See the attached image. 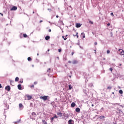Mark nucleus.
Here are the masks:
<instances>
[{"label":"nucleus","mask_w":124,"mask_h":124,"mask_svg":"<svg viewBox=\"0 0 124 124\" xmlns=\"http://www.w3.org/2000/svg\"><path fill=\"white\" fill-rule=\"evenodd\" d=\"M28 61H29V62H31V58L28 57Z\"/></svg>","instance_id":"obj_24"},{"label":"nucleus","mask_w":124,"mask_h":124,"mask_svg":"<svg viewBox=\"0 0 124 124\" xmlns=\"http://www.w3.org/2000/svg\"><path fill=\"white\" fill-rule=\"evenodd\" d=\"M80 111V108H76V111L77 112V113H79Z\"/></svg>","instance_id":"obj_12"},{"label":"nucleus","mask_w":124,"mask_h":124,"mask_svg":"<svg viewBox=\"0 0 124 124\" xmlns=\"http://www.w3.org/2000/svg\"><path fill=\"white\" fill-rule=\"evenodd\" d=\"M46 40H49L50 39V36H46L45 37Z\"/></svg>","instance_id":"obj_15"},{"label":"nucleus","mask_w":124,"mask_h":124,"mask_svg":"<svg viewBox=\"0 0 124 124\" xmlns=\"http://www.w3.org/2000/svg\"><path fill=\"white\" fill-rule=\"evenodd\" d=\"M5 90H6V91L8 92H9V91H10V86L9 85L6 86Z\"/></svg>","instance_id":"obj_4"},{"label":"nucleus","mask_w":124,"mask_h":124,"mask_svg":"<svg viewBox=\"0 0 124 124\" xmlns=\"http://www.w3.org/2000/svg\"><path fill=\"white\" fill-rule=\"evenodd\" d=\"M32 14H34V11H33Z\"/></svg>","instance_id":"obj_50"},{"label":"nucleus","mask_w":124,"mask_h":124,"mask_svg":"<svg viewBox=\"0 0 124 124\" xmlns=\"http://www.w3.org/2000/svg\"><path fill=\"white\" fill-rule=\"evenodd\" d=\"M54 119H55V118H54L53 117H52L51 118V122H53V121H54Z\"/></svg>","instance_id":"obj_32"},{"label":"nucleus","mask_w":124,"mask_h":124,"mask_svg":"<svg viewBox=\"0 0 124 124\" xmlns=\"http://www.w3.org/2000/svg\"><path fill=\"white\" fill-rule=\"evenodd\" d=\"M38 55H39V54H38H38H37V56H38Z\"/></svg>","instance_id":"obj_55"},{"label":"nucleus","mask_w":124,"mask_h":124,"mask_svg":"<svg viewBox=\"0 0 124 124\" xmlns=\"http://www.w3.org/2000/svg\"><path fill=\"white\" fill-rule=\"evenodd\" d=\"M114 93H115L114 92L112 93V94H114Z\"/></svg>","instance_id":"obj_53"},{"label":"nucleus","mask_w":124,"mask_h":124,"mask_svg":"<svg viewBox=\"0 0 124 124\" xmlns=\"http://www.w3.org/2000/svg\"><path fill=\"white\" fill-rule=\"evenodd\" d=\"M57 115L60 117H62V113L61 112H58L57 113Z\"/></svg>","instance_id":"obj_10"},{"label":"nucleus","mask_w":124,"mask_h":124,"mask_svg":"<svg viewBox=\"0 0 124 124\" xmlns=\"http://www.w3.org/2000/svg\"><path fill=\"white\" fill-rule=\"evenodd\" d=\"M68 63H71V61H68Z\"/></svg>","instance_id":"obj_43"},{"label":"nucleus","mask_w":124,"mask_h":124,"mask_svg":"<svg viewBox=\"0 0 124 124\" xmlns=\"http://www.w3.org/2000/svg\"><path fill=\"white\" fill-rule=\"evenodd\" d=\"M92 107H93V104H92Z\"/></svg>","instance_id":"obj_49"},{"label":"nucleus","mask_w":124,"mask_h":124,"mask_svg":"<svg viewBox=\"0 0 124 124\" xmlns=\"http://www.w3.org/2000/svg\"><path fill=\"white\" fill-rule=\"evenodd\" d=\"M42 22H43V20H40V23H42Z\"/></svg>","instance_id":"obj_45"},{"label":"nucleus","mask_w":124,"mask_h":124,"mask_svg":"<svg viewBox=\"0 0 124 124\" xmlns=\"http://www.w3.org/2000/svg\"><path fill=\"white\" fill-rule=\"evenodd\" d=\"M81 35L83 37V38H85V37H86V36L85 35V33L84 32L81 33Z\"/></svg>","instance_id":"obj_14"},{"label":"nucleus","mask_w":124,"mask_h":124,"mask_svg":"<svg viewBox=\"0 0 124 124\" xmlns=\"http://www.w3.org/2000/svg\"><path fill=\"white\" fill-rule=\"evenodd\" d=\"M74 36H77V38H78L79 36L78 35V32H77L76 35H74Z\"/></svg>","instance_id":"obj_20"},{"label":"nucleus","mask_w":124,"mask_h":124,"mask_svg":"<svg viewBox=\"0 0 124 124\" xmlns=\"http://www.w3.org/2000/svg\"><path fill=\"white\" fill-rule=\"evenodd\" d=\"M76 105V104H75V103L73 102L72 103V104H71V107H75V106Z\"/></svg>","instance_id":"obj_11"},{"label":"nucleus","mask_w":124,"mask_h":124,"mask_svg":"<svg viewBox=\"0 0 124 124\" xmlns=\"http://www.w3.org/2000/svg\"><path fill=\"white\" fill-rule=\"evenodd\" d=\"M19 82L20 83H23V80H20Z\"/></svg>","instance_id":"obj_40"},{"label":"nucleus","mask_w":124,"mask_h":124,"mask_svg":"<svg viewBox=\"0 0 124 124\" xmlns=\"http://www.w3.org/2000/svg\"><path fill=\"white\" fill-rule=\"evenodd\" d=\"M119 93H120V94H123V90H119Z\"/></svg>","instance_id":"obj_19"},{"label":"nucleus","mask_w":124,"mask_h":124,"mask_svg":"<svg viewBox=\"0 0 124 124\" xmlns=\"http://www.w3.org/2000/svg\"><path fill=\"white\" fill-rule=\"evenodd\" d=\"M72 89V86L71 85H69V90H71Z\"/></svg>","instance_id":"obj_23"},{"label":"nucleus","mask_w":124,"mask_h":124,"mask_svg":"<svg viewBox=\"0 0 124 124\" xmlns=\"http://www.w3.org/2000/svg\"><path fill=\"white\" fill-rule=\"evenodd\" d=\"M17 88H18V90H22V86H21V84H18L17 85Z\"/></svg>","instance_id":"obj_13"},{"label":"nucleus","mask_w":124,"mask_h":124,"mask_svg":"<svg viewBox=\"0 0 124 124\" xmlns=\"http://www.w3.org/2000/svg\"><path fill=\"white\" fill-rule=\"evenodd\" d=\"M57 59H59V57H57Z\"/></svg>","instance_id":"obj_57"},{"label":"nucleus","mask_w":124,"mask_h":124,"mask_svg":"<svg viewBox=\"0 0 124 124\" xmlns=\"http://www.w3.org/2000/svg\"><path fill=\"white\" fill-rule=\"evenodd\" d=\"M74 55V52H72V56H73Z\"/></svg>","instance_id":"obj_37"},{"label":"nucleus","mask_w":124,"mask_h":124,"mask_svg":"<svg viewBox=\"0 0 124 124\" xmlns=\"http://www.w3.org/2000/svg\"><path fill=\"white\" fill-rule=\"evenodd\" d=\"M18 81H19V78L18 77H16L15 78V81L18 82Z\"/></svg>","instance_id":"obj_18"},{"label":"nucleus","mask_w":124,"mask_h":124,"mask_svg":"<svg viewBox=\"0 0 124 124\" xmlns=\"http://www.w3.org/2000/svg\"><path fill=\"white\" fill-rule=\"evenodd\" d=\"M72 63L73 64H76L78 63V61H77V60H74Z\"/></svg>","instance_id":"obj_9"},{"label":"nucleus","mask_w":124,"mask_h":124,"mask_svg":"<svg viewBox=\"0 0 124 124\" xmlns=\"http://www.w3.org/2000/svg\"><path fill=\"white\" fill-rule=\"evenodd\" d=\"M119 65L121 66V65H122V64H120Z\"/></svg>","instance_id":"obj_52"},{"label":"nucleus","mask_w":124,"mask_h":124,"mask_svg":"<svg viewBox=\"0 0 124 124\" xmlns=\"http://www.w3.org/2000/svg\"><path fill=\"white\" fill-rule=\"evenodd\" d=\"M23 37L26 38V37H28V35H27V34H23Z\"/></svg>","instance_id":"obj_21"},{"label":"nucleus","mask_w":124,"mask_h":124,"mask_svg":"<svg viewBox=\"0 0 124 124\" xmlns=\"http://www.w3.org/2000/svg\"><path fill=\"white\" fill-rule=\"evenodd\" d=\"M48 96H40V99H42L45 101L46 100H47V99H48Z\"/></svg>","instance_id":"obj_1"},{"label":"nucleus","mask_w":124,"mask_h":124,"mask_svg":"<svg viewBox=\"0 0 124 124\" xmlns=\"http://www.w3.org/2000/svg\"><path fill=\"white\" fill-rule=\"evenodd\" d=\"M62 38L64 39V40H66V39H67V38H66V37H65L64 38V36H62Z\"/></svg>","instance_id":"obj_26"},{"label":"nucleus","mask_w":124,"mask_h":124,"mask_svg":"<svg viewBox=\"0 0 124 124\" xmlns=\"http://www.w3.org/2000/svg\"><path fill=\"white\" fill-rule=\"evenodd\" d=\"M56 18H59V16H56Z\"/></svg>","instance_id":"obj_47"},{"label":"nucleus","mask_w":124,"mask_h":124,"mask_svg":"<svg viewBox=\"0 0 124 124\" xmlns=\"http://www.w3.org/2000/svg\"><path fill=\"white\" fill-rule=\"evenodd\" d=\"M31 115L34 118H35L37 116L36 113H35L34 112H32Z\"/></svg>","instance_id":"obj_8"},{"label":"nucleus","mask_w":124,"mask_h":124,"mask_svg":"<svg viewBox=\"0 0 124 124\" xmlns=\"http://www.w3.org/2000/svg\"><path fill=\"white\" fill-rule=\"evenodd\" d=\"M89 23H90V24H93V21H89Z\"/></svg>","instance_id":"obj_33"},{"label":"nucleus","mask_w":124,"mask_h":124,"mask_svg":"<svg viewBox=\"0 0 124 124\" xmlns=\"http://www.w3.org/2000/svg\"><path fill=\"white\" fill-rule=\"evenodd\" d=\"M121 51H122L120 53V55H121V56H123V55H124V51L122 49H119V52Z\"/></svg>","instance_id":"obj_6"},{"label":"nucleus","mask_w":124,"mask_h":124,"mask_svg":"<svg viewBox=\"0 0 124 124\" xmlns=\"http://www.w3.org/2000/svg\"><path fill=\"white\" fill-rule=\"evenodd\" d=\"M104 60H105V58H104Z\"/></svg>","instance_id":"obj_58"},{"label":"nucleus","mask_w":124,"mask_h":124,"mask_svg":"<svg viewBox=\"0 0 124 124\" xmlns=\"http://www.w3.org/2000/svg\"><path fill=\"white\" fill-rule=\"evenodd\" d=\"M48 31H49V32H51V29H49V30H48Z\"/></svg>","instance_id":"obj_38"},{"label":"nucleus","mask_w":124,"mask_h":124,"mask_svg":"<svg viewBox=\"0 0 124 124\" xmlns=\"http://www.w3.org/2000/svg\"><path fill=\"white\" fill-rule=\"evenodd\" d=\"M68 36V35H65V37H67Z\"/></svg>","instance_id":"obj_48"},{"label":"nucleus","mask_w":124,"mask_h":124,"mask_svg":"<svg viewBox=\"0 0 124 124\" xmlns=\"http://www.w3.org/2000/svg\"><path fill=\"white\" fill-rule=\"evenodd\" d=\"M114 124H117L116 123H114Z\"/></svg>","instance_id":"obj_56"},{"label":"nucleus","mask_w":124,"mask_h":124,"mask_svg":"<svg viewBox=\"0 0 124 124\" xmlns=\"http://www.w3.org/2000/svg\"><path fill=\"white\" fill-rule=\"evenodd\" d=\"M105 118V116H100V119H104Z\"/></svg>","instance_id":"obj_25"},{"label":"nucleus","mask_w":124,"mask_h":124,"mask_svg":"<svg viewBox=\"0 0 124 124\" xmlns=\"http://www.w3.org/2000/svg\"><path fill=\"white\" fill-rule=\"evenodd\" d=\"M82 26V24L80 23H76V28H80Z\"/></svg>","instance_id":"obj_5"},{"label":"nucleus","mask_w":124,"mask_h":124,"mask_svg":"<svg viewBox=\"0 0 124 124\" xmlns=\"http://www.w3.org/2000/svg\"><path fill=\"white\" fill-rule=\"evenodd\" d=\"M11 10L12 11H15V10H17V7L15 6H14L12 7Z\"/></svg>","instance_id":"obj_3"},{"label":"nucleus","mask_w":124,"mask_h":124,"mask_svg":"<svg viewBox=\"0 0 124 124\" xmlns=\"http://www.w3.org/2000/svg\"><path fill=\"white\" fill-rule=\"evenodd\" d=\"M110 15H111V16H113V17H114V14L113 13H111L110 14Z\"/></svg>","instance_id":"obj_34"},{"label":"nucleus","mask_w":124,"mask_h":124,"mask_svg":"<svg viewBox=\"0 0 124 124\" xmlns=\"http://www.w3.org/2000/svg\"><path fill=\"white\" fill-rule=\"evenodd\" d=\"M111 89H112V87H111V86L108 87V90H111Z\"/></svg>","instance_id":"obj_28"},{"label":"nucleus","mask_w":124,"mask_h":124,"mask_svg":"<svg viewBox=\"0 0 124 124\" xmlns=\"http://www.w3.org/2000/svg\"><path fill=\"white\" fill-rule=\"evenodd\" d=\"M109 70L111 71V72H112V71H113V69L112 68H110Z\"/></svg>","instance_id":"obj_31"},{"label":"nucleus","mask_w":124,"mask_h":124,"mask_svg":"<svg viewBox=\"0 0 124 124\" xmlns=\"http://www.w3.org/2000/svg\"><path fill=\"white\" fill-rule=\"evenodd\" d=\"M42 123L43 124H47V122H46V121H45V120H42Z\"/></svg>","instance_id":"obj_17"},{"label":"nucleus","mask_w":124,"mask_h":124,"mask_svg":"<svg viewBox=\"0 0 124 124\" xmlns=\"http://www.w3.org/2000/svg\"><path fill=\"white\" fill-rule=\"evenodd\" d=\"M47 72L50 73V72H51V68H48L47 70Z\"/></svg>","instance_id":"obj_22"},{"label":"nucleus","mask_w":124,"mask_h":124,"mask_svg":"<svg viewBox=\"0 0 124 124\" xmlns=\"http://www.w3.org/2000/svg\"><path fill=\"white\" fill-rule=\"evenodd\" d=\"M27 97V100H31V98H32V97L31 95H27L26 96Z\"/></svg>","instance_id":"obj_7"},{"label":"nucleus","mask_w":124,"mask_h":124,"mask_svg":"<svg viewBox=\"0 0 124 124\" xmlns=\"http://www.w3.org/2000/svg\"><path fill=\"white\" fill-rule=\"evenodd\" d=\"M34 85H36V84H37V82H34Z\"/></svg>","instance_id":"obj_39"},{"label":"nucleus","mask_w":124,"mask_h":124,"mask_svg":"<svg viewBox=\"0 0 124 124\" xmlns=\"http://www.w3.org/2000/svg\"><path fill=\"white\" fill-rule=\"evenodd\" d=\"M94 45H97V43L96 42L94 43Z\"/></svg>","instance_id":"obj_36"},{"label":"nucleus","mask_w":124,"mask_h":124,"mask_svg":"<svg viewBox=\"0 0 124 124\" xmlns=\"http://www.w3.org/2000/svg\"><path fill=\"white\" fill-rule=\"evenodd\" d=\"M0 15H1V16H3V14H2L1 13H0Z\"/></svg>","instance_id":"obj_41"},{"label":"nucleus","mask_w":124,"mask_h":124,"mask_svg":"<svg viewBox=\"0 0 124 124\" xmlns=\"http://www.w3.org/2000/svg\"><path fill=\"white\" fill-rule=\"evenodd\" d=\"M31 88H34V85H32L31 86Z\"/></svg>","instance_id":"obj_35"},{"label":"nucleus","mask_w":124,"mask_h":124,"mask_svg":"<svg viewBox=\"0 0 124 124\" xmlns=\"http://www.w3.org/2000/svg\"><path fill=\"white\" fill-rule=\"evenodd\" d=\"M107 54H110V50H108L107 51Z\"/></svg>","instance_id":"obj_29"},{"label":"nucleus","mask_w":124,"mask_h":124,"mask_svg":"<svg viewBox=\"0 0 124 124\" xmlns=\"http://www.w3.org/2000/svg\"><path fill=\"white\" fill-rule=\"evenodd\" d=\"M95 54H96V50H94Z\"/></svg>","instance_id":"obj_46"},{"label":"nucleus","mask_w":124,"mask_h":124,"mask_svg":"<svg viewBox=\"0 0 124 124\" xmlns=\"http://www.w3.org/2000/svg\"><path fill=\"white\" fill-rule=\"evenodd\" d=\"M1 88H2L1 84H0V89H1Z\"/></svg>","instance_id":"obj_44"},{"label":"nucleus","mask_w":124,"mask_h":124,"mask_svg":"<svg viewBox=\"0 0 124 124\" xmlns=\"http://www.w3.org/2000/svg\"><path fill=\"white\" fill-rule=\"evenodd\" d=\"M107 26H108V27H109V26H110V23H108V24H107Z\"/></svg>","instance_id":"obj_42"},{"label":"nucleus","mask_w":124,"mask_h":124,"mask_svg":"<svg viewBox=\"0 0 124 124\" xmlns=\"http://www.w3.org/2000/svg\"><path fill=\"white\" fill-rule=\"evenodd\" d=\"M50 51V49L47 50V52H49Z\"/></svg>","instance_id":"obj_51"},{"label":"nucleus","mask_w":124,"mask_h":124,"mask_svg":"<svg viewBox=\"0 0 124 124\" xmlns=\"http://www.w3.org/2000/svg\"><path fill=\"white\" fill-rule=\"evenodd\" d=\"M48 10H50V9H48Z\"/></svg>","instance_id":"obj_54"},{"label":"nucleus","mask_w":124,"mask_h":124,"mask_svg":"<svg viewBox=\"0 0 124 124\" xmlns=\"http://www.w3.org/2000/svg\"><path fill=\"white\" fill-rule=\"evenodd\" d=\"M58 52H59V53H61V52H62V49H58Z\"/></svg>","instance_id":"obj_30"},{"label":"nucleus","mask_w":124,"mask_h":124,"mask_svg":"<svg viewBox=\"0 0 124 124\" xmlns=\"http://www.w3.org/2000/svg\"><path fill=\"white\" fill-rule=\"evenodd\" d=\"M68 124H74V121L72 119H70L68 121Z\"/></svg>","instance_id":"obj_2"},{"label":"nucleus","mask_w":124,"mask_h":124,"mask_svg":"<svg viewBox=\"0 0 124 124\" xmlns=\"http://www.w3.org/2000/svg\"><path fill=\"white\" fill-rule=\"evenodd\" d=\"M54 119H58V116H57V115H55L54 117H53Z\"/></svg>","instance_id":"obj_27"},{"label":"nucleus","mask_w":124,"mask_h":124,"mask_svg":"<svg viewBox=\"0 0 124 124\" xmlns=\"http://www.w3.org/2000/svg\"><path fill=\"white\" fill-rule=\"evenodd\" d=\"M19 108H23L24 107V106L23 105V104L20 103L19 104Z\"/></svg>","instance_id":"obj_16"}]
</instances>
